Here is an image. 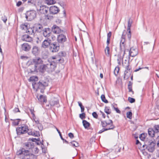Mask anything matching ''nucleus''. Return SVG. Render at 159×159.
<instances>
[{
  "instance_id": "37998d69",
  "label": "nucleus",
  "mask_w": 159,
  "mask_h": 159,
  "mask_svg": "<svg viewBox=\"0 0 159 159\" xmlns=\"http://www.w3.org/2000/svg\"><path fill=\"white\" fill-rule=\"evenodd\" d=\"M30 112H31V114L32 115V117L33 118V119L34 120L36 119V116L35 115V114L34 113V111L33 108H31L30 109Z\"/></svg>"
},
{
  "instance_id": "7ed1b4c3",
  "label": "nucleus",
  "mask_w": 159,
  "mask_h": 159,
  "mask_svg": "<svg viewBox=\"0 0 159 159\" xmlns=\"http://www.w3.org/2000/svg\"><path fill=\"white\" fill-rule=\"evenodd\" d=\"M66 55V53L64 51L59 52L57 55L52 57V59H56V62L57 63H62L64 62L63 57H65Z\"/></svg>"
},
{
  "instance_id": "5701e85b",
  "label": "nucleus",
  "mask_w": 159,
  "mask_h": 159,
  "mask_svg": "<svg viewBox=\"0 0 159 159\" xmlns=\"http://www.w3.org/2000/svg\"><path fill=\"white\" fill-rule=\"evenodd\" d=\"M32 53L35 55H37L39 53V49L38 47L34 46L32 48Z\"/></svg>"
},
{
  "instance_id": "0eeeda50",
  "label": "nucleus",
  "mask_w": 159,
  "mask_h": 159,
  "mask_svg": "<svg viewBox=\"0 0 159 159\" xmlns=\"http://www.w3.org/2000/svg\"><path fill=\"white\" fill-rule=\"evenodd\" d=\"M28 126L26 125H22L20 127H18L16 129L17 135H20L27 133Z\"/></svg>"
},
{
  "instance_id": "58836bf2",
  "label": "nucleus",
  "mask_w": 159,
  "mask_h": 159,
  "mask_svg": "<svg viewBox=\"0 0 159 159\" xmlns=\"http://www.w3.org/2000/svg\"><path fill=\"white\" fill-rule=\"evenodd\" d=\"M71 144L72 146L75 147H78L79 146V143L75 141H73L70 143Z\"/></svg>"
},
{
  "instance_id": "473e14b6",
  "label": "nucleus",
  "mask_w": 159,
  "mask_h": 159,
  "mask_svg": "<svg viewBox=\"0 0 159 159\" xmlns=\"http://www.w3.org/2000/svg\"><path fill=\"white\" fill-rule=\"evenodd\" d=\"M83 125L85 129H87L89 127L90 124L85 120H83L82 121Z\"/></svg>"
},
{
  "instance_id": "a211bd4d",
  "label": "nucleus",
  "mask_w": 159,
  "mask_h": 159,
  "mask_svg": "<svg viewBox=\"0 0 159 159\" xmlns=\"http://www.w3.org/2000/svg\"><path fill=\"white\" fill-rule=\"evenodd\" d=\"M31 48L30 45L26 43H24L21 45V48L22 51L25 52L29 51Z\"/></svg>"
},
{
  "instance_id": "e433bc0d",
  "label": "nucleus",
  "mask_w": 159,
  "mask_h": 159,
  "mask_svg": "<svg viewBox=\"0 0 159 159\" xmlns=\"http://www.w3.org/2000/svg\"><path fill=\"white\" fill-rule=\"evenodd\" d=\"M104 111L107 114H110L111 112V110L110 107H105L104 109Z\"/></svg>"
},
{
  "instance_id": "8fccbe9b",
  "label": "nucleus",
  "mask_w": 159,
  "mask_h": 159,
  "mask_svg": "<svg viewBox=\"0 0 159 159\" xmlns=\"http://www.w3.org/2000/svg\"><path fill=\"white\" fill-rule=\"evenodd\" d=\"M32 136L35 137H38L40 135L39 132L36 131L35 132H33Z\"/></svg>"
},
{
  "instance_id": "6ab92c4d",
  "label": "nucleus",
  "mask_w": 159,
  "mask_h": 159,
  "mask_svg": "<svg viewBox=\"0 0 159 159\" xmlns=\"http://www.w3.org/2000/svg\"><path fill=\"white\" fill-rule=\"evenodd\" d=\"M48 10V7H47L45 6H42L40 7L39 10V12L41 14H46L47 13Z\"/></svg>"
},
{
  "instance_id": "a19ab883",
  "label": "nucleus",
  "mask_w": 159,
  "mask_h": 159,
  "mask_svg": "<svg viewBox=\"0 0 159 159\" xmlns=\"http://www.w3.org/2000/svg\"><path fill=\"white\" fill-rule=\"evenodd\" d=\"M101 98L102 102H104L105 103H108V101L106 99L104 95H102L101 97Z\"/></svg>"
},
{
  "instance_id": "f257e3e1",
  "label": "nucleus",
  "mask_w": 159,
  "mask_h": 159,
  "mask_svg": "<svg viewBox=\"0 0 159 159\" xmlns=\"http://www.w3.org/2000/svg\"><path fill=\"white\" fill-rule=\"evenodd\" d=\"M29 80L33 81V88L36 91L40 90V92L42 93H44L45 87L48 85V81L47 80H41L38 82V79L37 76L30 77Z\"/></svg>"
},
{
  "instance_id": "3c124183",
  "label": "nucleus",
  "mask_w": 159,
  "mask_h": 159,
  "mask_svg": "<svg viewBox=\"0 0 159 159\" xmlns=\"http://www.w3.org/2000/svg\"><path fill=\"white\" fill-rule=\"evenodd\" d=\"M81 119H83L85 118V114L84 112L80 114L79 115Z\"/></svg>"
},
{
  "instance_id": "7c9ffc66",
  "label": "nucleus",
  "mask_w": 159,
  "mask_h": 159,
  "mask_svg": "<svg viewBox=\"0 0 159 159\" xmlns=\"http://www.w3.org/2000/svg\"><path fill=\"white\" fill-rule=\"evenodd\" d=\"M125 40L121 39L120 42V50L124 49L125 48Z\"/></svg>"
},
{
  "instance_id": "2eb2a0df",
  "label": "nucleus",
  "mask_w": 159,
  "mask_h": 159,
  "mask_svg": "<svg viewBox=\"0 0 159 159\" xmlns=\"http://www.w3.org/2000/svg\"><path fill=\"white\" fill-rule=\"evenodd\" d=\"M52 31L53 33L56 34H60L61 32H64L63 30H61L59 27L55 25L52 27Z\"/></svg>"
},
{
  "instance_id": "f3484780",
  "label": "nucleus",
  "mask_w": 159,
  "mask_h": 159,
  "mask_svg": "<svg viewBox=\"0 0 159 159\" xmlns=\"http://www.w3.org/2000/svg\"><path fill=\"white\" fill-rule=\"evenodd\" d=\"M34 30L35 32L40 33L43 29V27L41 24H36L33 26Z\"/></svg>"
},
{
  "instance_id": "ddd939ff",
  "label": "nucleus",
  "mask_w": 159,
  "mask_h": 159,
  "mask_svg": "<svg viewBox=\"0 0 159 159\" xmlns=\"http://www.w3.org/2000/svg\"><path fill=\"white\" fill-rule=\"evenodd\" d=\"M138 53V50L137 48L133 47L130 48L129 52V54L130 56L134 57L136 56Z\"/></svg>"
},
{
  "instance_id": "423d86ee",
  "label": "nucleus",
  "mask_w": 159,
  "mask_h": 159,
  "mask_svg": "<svg viewBox=\"0 0 159 159\" xmlns=\"http://www.w3.org/2000/svg\"><path fill=\"white\" fill-rule=\"evenodd\" d=\"M36 12L35 10L28 11L25 14V18L28 20L31 21L36 17Z\"/></svg>"
},
{
  "instance_id": "6e6d98bb",
  "label": "nucleus",
  "mask_w": 159,
  "mask_h": 159,
  "mask_svg": "<svg viewBox=\"0 0 159 159\" xmlns=\"http://www.w3.org/2000/svg\"><path fill=\"white\" fill-rule=\"evenodd\" d=\"M2 20L5 23H6L7 20V17L5 16H3L2 17Z\"/></svg>"
},
{
  "instance_id": "39448f33",
  "label": "nucleus",
  "mask_w": 159,
  "mask_h": 159,
  "mask_svg": "<svg viewBox=\"0 0 159 159\" xmlns=\"http://www.w3.org/2000/svg\"><path fill=\"white\" fill-rule=\"evenodd\" d=\"M48 61V63L46 64L47 71L49 73L52 72L54 71L56 67V62L54 61H51L50 59Z\"/></svg>"
},
{
  "instance_id": "aec40b11",
  "label": "nucleus",
  "mask_w": 159,
  "mask_h": 159,
  "mask_svg": "<svg viewBox=\"0 0 159 159\" xmlns=\"http://www.w3.org/2000/svg\"><path fill=\"white\" fill-rule=\"evenodd\" d=\"M24 148L26 150L30 149L33 148L34 147V144L32 142H27L24 143Z\"/></svg>"
},
{
  "instance_id": "b1692460",
  "label": "nucleus",
  "mask_w": 159,
  "mask_h": 159,
  "mask_svg": "<svg viewBox=\"0 0 159 159\" xmlns=\"http://www.w3.org/2000/svg\"><path fill=\"white\" fill-rule=\"evenodd\" d=\"M45 70L47 71L46 64H41L38 67V71L43 72Z\"/></svg>"
},
{
  "instance_id": "9d476101",
  "label": "nucleus",
  "mask_w": 159,
  "mask_h": 159,
  "mask_svg": "<svg viewBox=\"0 0 159 159\" xmlns=\"http://www.w3.org/2000/svg\"><path fill=\"white\" fill-rule=\"evenodd\" d=\"M31 63L38 67L40 65L43 64V61L40 57H36L33 59Z\"/></svg>"
},
{
  "instance_id": "c9c22d12",
  "label": "nucleus",
  "mask_w": 159,
  "mask_h": 159,
  "mask_svg": "<svg viewBox=\"0 0 159 159\" xmlns=\"http://www.w3.org/2000/svg\"><path fill=\"white\" fill-rule=\"evenodd\" d=\"M105 52L106 56L109 57L110 55V48L109 46H107L105 49Z\"/></svg>"
},
{
  "instance_id": "de8ad7c7",
  "label": "nucleus",
  "mask_w": 159,
  "mask_h": 159,
  "mask_svg": "<svg viewBox=\"0 0 159 159\" xmlns=\"http://www.w3.org/2000/svg\"><path fill=\"white\" fill-rule=\"evenodd\" d=\"M146 137L145 134L144 133H142L139 136V138L142 141H144Z\"/></svg>"
},
{
  "instance_id": "dca6fc26",
  "label": "nucleus",
  "mask_w": 159,
  "mask_h": 159,
  "mask_svg": "<svg viewBox=\"0 0 159 159\" xmlns=\"http://www.w3.org/2000/svg\"><path fill=\"white\" fill-rule=\"evenodd\" d=\"M50 105L51 107H55L58 108L60 107L59 100L56 98L52 99L50 101Z\"/></svg>"
},
{
  "instance_id": "774afa93",
  "label": "nucleus",
  "mask_w": 159,
  "mask_h": 159,
  "mask_svg": "<svg viewBox=\"0 0 159 159\" xmlns=\"http://www.w3.org/2000/svg\"><path fill=\"white\" fill-rule=\"evenodd\" d=\"M38 128L40 130H42L43 129V127L42 125L40 123L38 125Z\"/></svg>"
},
{
  "instance_id": "4d7b16f0",
  "label": "nucleus",
  "mask_w": 159,
  "mask_h": 159,
  "mask_svg": "<svg viewBox=\"0 0 159 159\" xmlns=\"http://www.w3.org/2000/svg\"><path fill=\"white\" fill-rule=\"evenodd\" d=\"M92 115L93 117L96 119H97L98 118V115L97 113L96 112H93L92 114Z\"/></svg>"
},
{
  "instance_id": "c03bdc74",
  "label": "nucleus",
  "mask_w": 159,
  "mask_h": 159,
  "mask_svg": "<svg viewBox=\"0 0 159 159\" xmlns=\"http://www.w3.org/2000/svg\"><path fill=\"white\" fill-rule=\"evenodd\" d=\"M127 118L131 119L132 118V113L131 111H128L126 113Z\"/></svg>"
},
{
  "instance_id": "9b49d317",
  "label": "nucleus",
  "mask_w": 159,
  "mask_h": 159,
  "mask_svg": "<svg viewBox=\"0 0 159 159\" xmlns=\"http://www.w3.org/2000/svg\"><path fill=\"white\" fill-rule=\"evenodd\" d=\"M148 143L146 149H147L149 152H153L155 150V143L152 141H148Z\"/></svg>"
},
{
  "instance_id": "f03ea898",
  "label": "nucleus",
  "mask_w": 159,
  "mask_h": 159,
  "mask_svg": "<svg viewBox=\"0 0 159 159\" xmlns=\"http://www.w3.org/2000/svg\"><path fill=\"white\" fill-rule=\"evenodd\" d=\"M49 10L50 14H47L45 15V17L47 19L50 20L53 18V17L51 14H56L60 11L59 9L55 6H51L49 8Z\"/></svg>"
},
{
  "instance_id": "69168bd1",
  "label": "nucleus",
  "mask_w": 159,
  "mask_h": 159,
  "mask_svg": "<svg viewBox=\"0 0 159 159\" xmlns=\"http://www.w3.org/2000/svg\"><path fill=\"white\" fill-rule=\"evenodd\" d=\"M113 107L114 110L116 111L117 113H120L121 112L118 108H116L114 106H113Z\"/></svg>"
},
{
  "instance_id": "603ef678",
  "label": "nucleus",
  "mask_w": 159,
  "mask_h": 159,
  "mask_svg": "<svg viewBox=\"0 0 159 159\" xmlns=\"http://www.w3.org/2000/svg\"><path fill=\"white\" fill-rule=\"evenodd\" d=\"M144 67L142 66H139V67L138 68H136L135 70H134V72H137L139 71V70H141L143 69H144Z\"/></svg>"
},
{
  "instance_id": "2f4dec72",
  "label": "nucleus",
  "mask_w": 159,
  "mask_h": 159,
  "mask_svg": "<svg viewBox=\"0 0 159 159\" xmlns=\"http://www.w3.org/2000/svg\"><path fill=\"white\" fill-rule=\"evenodd\" d=\"M13 121L12 122V125L14 126H16L18 125L20 120H21L20 119H17L15 120H12Z\"/></svg>"
},
{
  "instance_id": "49530a36",
  "label": "nucleus",
  "mask_w": 159,
  "mask_h": 159,
  "mask_svg": "<svg viewBox=\"0 0 159 159\" xmlns=\"http://www.w3.org/2000/svg\"><path fill=\"white\" fill-rule=\"evenodd\" d=\"M128 33L127 34V38L129 41H130L131 38V33L130 30H127Z\"/></svg>"
},
{
  "instance_id": "4be33fe9",
  "label": "nucleus",
  "mask_w": 159,
  "mask_h": 159,
  "mask_svg": "<svg viewBox=\"0 0 159 159\" xmlns=\"http://www.w3.org/2000/svg\"><path fill=\"white\" fill-rule=\"evenodd\" d=\"M26 150H26L25 148H20L16 152V154L18 156L22 154L23 155V156L26 152Z\"/></svg>"
},
{
  "instance_id": "72a5a7b5",
  "label": "nucleus",
  "mask_w": 159,
  "mask_h": 159,
  "mask_svg": "<svg viewBox=\"0 0 159 159\" xmlns=\"http://www.w3.org/2000/svg\"><path fill=\"white\" fill-rule=\"evenodd\" d=\"M20 29L23 30H26L28 28V24L27 23H25L21 24L20 26Z\"/></svg>"
},
{
  "instance_id": "cd10ccee",
  "label": "nucleus",
  "mask_w": 159,
  "mask_h": 159,
  "mask_svg": "<svg viewBox=\"0 0 159 159\" xmlns=\"http://www.w3.org/2000/svg\"><path fill=\"white\" fill-rule=\"evenodd\" d=\"M123 66L125 68V71H126V72H132V69L131 67L129 65V62H128L126 66H125L124 64L123 65Z\"/></svg>"
},
{
  "instance_id": "c756f323",
  "label": "nucleus",
  "mask_w": 159,
  "mask_h": 159,
  "mask_svg": "<svg viewBox=\"0 0 159 159\" xmlns=\"http://www.w3.org/2000/svg\"><path fill=\"white\" fill-rule=\"evenodd\" d=\"M131 72H126L124 71L123 78L125 80L128 79L130 76Z\"/></svg>"
},
{
  "instance_id": "f8f14e48",
  "label": "nucleus",
  "mask_w": 159,
  "mask_h": 159,
  "mask_svg": "<svg viewBox=\"0 0 159 159\" xmlns=\"http://www.w3.org/2000/svg\"><path fill=\"white\" fill-rule=\"evenodd\" d=\"M43 36L48 38L52 34L51 29L49 28H45L43 30Z\"/></svg>"
},
{
  "instance_id": "a878e982",
  "label": "nucleus",
  "mask_w": 159,
  "mask_h": 159,
  "mask_svg": "<svg viewBox=\"0 0 159 159\" xmlns=\"http://www.w3.org/2000/svg\"><path fill=\"white\" fill-rule=\"evenodd\" d=\"M30 153L28 150H27L25 155L22 156L21 159H30Z\"/></svg>"
},
{
  "instance_id": "1a4fd4ad",
  "label": "nucleus",
  "mask_w": 159,
  "mask_h": 159,
  "mask_svg": "<svg viewBox=\"0 0 159 159\" xmlns=\"http://www.w3.org/2000/svg\"><path fill=\"white\" fill-rule=\"evenodd\" d=\"M67 40V38L65 35L61 33L58 35L57 38V43L59 44H63Z\"/></svg>"
},
{
  "instance_id": "393cba45",
  "label": "nucleus",
  "mask_w": 159,
  "mask_h": 159,
  "mask_svg": "<svg viewBox=\"0 0 159 159\" xmlns=\"http://www.w3.org/2000/svg\"><path fill=\"white\" fill-rule=\"evenodd\" d=\"M31 68H30V72L33 73L34 72H38V67L35 65L32 64L31 66Z\"/></svg>"
},
{
  "instance_id": "0e129e2a",
  "label": "nucleus",
  "mask_w": 159,
  "mask_h": 159,
  "mask_svg": "<svg viewBox=\"0 0 159 159\" xmlns=\"http://www.w3.org/2000/svg\"><path fill=\"white\" fill-rule=\"evenodd\" d=\"M125 30H124L122 34L121 37V38L122 39H121L125 40Z\"/></svg>"
},
{
  "instance_id": "f704fd0d",
  "label": "nucleus",
  "mask_w": 159,
  "mask_h": 159,
  "mask_svg": "<svg viewBox=\"0 0 159 159\" xmlns=\"http://www.w3.org/2000/svg\"><path fill=\"white\" fill-rule=\"evenodd\" d=\"M26 32L29 34H32L33 33L35 32L34 30L33 27V28H28L26 30Z\"/></svg>"
},
{
  "instance_id": "e2e57ef3",
  "label": "nucleus",
  "mask_w": 159,
  "mask_h": 159,
  "mask_svg": "<svg viewBox=\"0 0 159 159\" xmlns=\"http://www.w3.org/2000/svg\"><path fill=\"white\" fill-rule=\"evenodd\" d=\"M111 35V31L109 32L107 34V39H110Z\"/></svg>"
},
{
  "instance_id": "4468645a",
  "label": "nucleus",
  "mask_w": 159,
  "mask_h": 159,
  "mask_svg": "<svg viewBox=\"0 0 159 159\" xmlns=\"http://www.w3.org/2000/svg\"><path fill=\"white\" fill-rule=\"evenodd\" d=\"M51 44V40L49 38H47L43 42L41 46L44 48H47L50 47Z\"/></svg>"
},
{
  "instance_id": "338daca9",
  "label": "nucleus",
  "mask_w": 159,
  "mask_h": 159,
  "mask_svg": "<svg viewBox=\"0 0 159 159\" xmlns=\"http://www.w3.org/2000/svg\"><path fill=\"white\" fill-rule=\"evenodd\" d=\"M68 136L71 139H73L74 137L73 134L71 133H69L68 134Z\"/></svg>"
},
{
  "instance_id": "412c9836",
  "label": "nucleus",
  "mask_w": 159,
  "mask_h": 159,
  "mask_svg": "<svg viewBox=\"0 0 159 159\" xmlns=\"http://www.w3.org/2000/svg\"><path fill=\"white\" fill-rule=\"evenodd\" d=\"M21 39L25 41L31 42L33 40L32 38L27 34H24L21 36Z\"/></svg>"
},
{
  "instance_id": "79ce46f5",
  "label": "nucleus",
  "mask_w": 159,
  "mask_h": 159,
  "mask_svg": "<svg viewBox=\"0 0 159 159\" xmlns=\"http://www.w3.org/2000/svg\"><path fill=\"white\" fill-rule=\"evenodd\" d=\"M153 129L155 133H159V125H155L154 126Z\"/></svg>"
},
{
  "instance_id": "13d9d810",
  "label": "nucleus",
  "mask_w": 159,
  "mask_h": 159,
  "mask_svg": "<svg viewBox=\"0 0 159 159\" xmlns=\"http://www.w3.org/2000/svg\"><path fill=\"white\" fill-rule=\"evenodd\" d=\"M28 134L29 135H31L32 134V133L31 129H28V130H27V132Z\"/></svg>"
},
{
  "instance_id": "c85d7f7f",
  "label": "nucleus",
  "mask_w": 159,
  "mask_h": 159,
  "mask_svg": "<svg viewBox=\"0 0 159 159\" xmlns=\"http://www.w3.org/2000/svg\"><path fill=\"white\" fill-rule=\"evenodd\" d=\"M155 132L153 129L152 128H149L148 129V134L149 136L151 137H153L154 136Z\"/></svg>"
},
{
  "instance_id": "09e8293b",
  "label": "nucleus",
  "mask_w": 159,
  "mask_h": 159,
  "mask_svg": "<svg viewBox=\"0 0 159 159\" xmlns=\"http://www.w3.org/2000/svg\"><path fill=\"white\" fill-rule=\"evenodd\" d=\"M128 100L131 103L134 102L135 101V99L131 98L130 97H128Z\"/></svg>"
},
{
  "instance_id": "6e6552de",
  "label": "nucleus",
  "mask_w": 159,
  "mask_h": 159,
  "mask_svg": "<svg viewBox=\"0 0 159 159\" xmlns=\"http://www.w3.org/2000/svg\"><path fill=\"white\" fill-rule=\"evenodd\" d=\"M60 49L59 44L56 42L51 43L49 47V50L52 52H57Z\"/></svg>"
},
{
  "instance_id": "ea45409f",
  "label": "nucleus",
  "mask_w": 159,
  "mask_h": 159,
  "mask_svg": "<svg viewBox=\"0 0 159 159\" xmlns=\"http://www.w3.org/2000/svg\"><path fill=\"white\" fill-rule=\"evenodd\" d=\"M119 70H120V68L119 66H117L116 67V68L115 69L114 71V74L116 76H117V75L119 73Z\"/></svg>"
},
{
  "instance_id": "bf43d9fd",
  "label": "nucleus",
  "mask_w": 159,
  "mask_h": 159,
  "mask_svg": "<svg viewBox=\"0 0 159 159\" xmlns=\"http://www.w3.org/2000/svg\"><path fill=\"white\" fill-rule=\"evenodd\" d=\"M56 129L57 131L59 133V136H60L61 139H63V138L61 134V132H60V131H59V130L57 128H56Z\"/></svg>"
},
{
  "instance_id": "5fc2aeb1",
  "label": "nucleus",
  "mask_w": 159,
  "mask_h": 159,
  "mask_svg": "<svg viewBox=\"0 0 159 159\" xmlns=\"http://www.w3.org/2000/svg\"><path fill=\"white\" fill-rule=\"evenodd\" d=\"M30 155V159H37V156L31 153Z\"/></svg>"
},
{
  "instance_id": "864d4df0",
  "label": "nucleus",
  "mask_w": 159,
  "mask_h": 159,
  "mask_svg": "<svg viewBox=\"0 0 159 159\" xmlns=\"http://www.w3.org/2000/svg\"><path fill=\"white\" fill-rule=\"evenodd\" d=\"M132 86H129L128 87V88L129 89V92H131L133 94H134V92L132 90Z\"/></svg>"
},
{
  "instance_id": "a18cd8bd",
  "label": "nucleus",
  "mask_w": 159,
  "mask_h": 159,
  "mask_svg": "<svg viewBox=\"0 0 159 159\" xmlns=\"http://www.w3.org/2000/svg\"><path fill=\"white\" fill-rule=\"evenodd\" d=\"M55 1L54 0H47L46 1V3L48 5H51L54 4L55 3Z\"/></svg>"
},
{
  "instance_id": "4c0bfd02",
  "label": "nucleus",
  "mask_w": 159,
  "mask_h": 159,
  "mask_svg": "<svg viewBox=\"0 0 159 159\" xmlns=\"http://www.w3.org/2000/svg\"><path fill=\"white\" fill-rule=\"evenodd\" d=\"M132 23V20L130 18H129L128 21L127 30H130V28Z\"/></svg>"
},
{
  "instance_id": "bb28decb",
  "label": "nucleus",
  "mask_w": 159,
  "mask_h": 159,
  "mask_svg": "<svg viewBox=\"0 0 159 159\" xmlns=\"http://www.w3.org/2000/svg\"><path fill=\"white\" fill-rule=\"evenodd\" d=\"M39 101L41 102H47L46 97L43 95H40L39 97H38Z\"/></svg>"
},
{
  "instance_id": "20e7f679",
  "label": "nucleus",
  "mask_w": 159,
  "mask_h": 159,
  "mask_svg": "<svg viewBox=\"0 0 159 159\" xmlns=\"http://www.w3.org/2000/svg\"><path fill=\"white\" fill-rule=\"evenodd\" d=\"M101 125L103 128H105L108 130L113 129L115 128V126L113 125V122L111 120H104L101 121Z\"/></svg>"
},
{
  "instance_id": "680f3d73",
  "label": "nucleus",
  "mask_w": 159,
  "mask_h": 159,
  "mask_svg": "<svg viewBox=\"0 0 159 159\" xmlns=\"http://www.w3.org/2000/svg\"><path fill=\"white\" fill-rule=\"evenodd\" d=\"M13 111L15 113H16L17 112H20V111L18 107H16L13 110Z\"/></svg>"
},
{
  "instance_id": "052dcab7",
  "label": "nucleus",
  "mask_w": 159,
  "mask_h": 159,
  "mask_svg": "<svg viewBox=\"0 0 159 159\" xmlns=\"http://www.w3.org/2000/svg\"><path fill=\"white\" fill-rule=\"evenodd\" d=\"M108 130V129H107L106 128H104V129H102V130H100L99 131L98 133L99 134H101V133H102V132H104L105 131H107Z\"/></svg>"
}]
</instances>
